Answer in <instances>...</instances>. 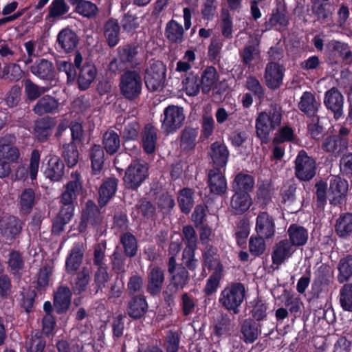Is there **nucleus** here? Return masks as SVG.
Returning <instances> with one entry per match:
<instances>
[{
    "mask_svg": "<svg viewBox=\"0 0 352 352\" xmlns=\"http://www.w3.org/2000/svg\"><path fill=\"white\" fill-rule=\"evenodd\" d=\"M208 155L211 159L212 169L221 170L227 164L229 151L225 144L215 142L210 145Z\"/></svg>",
    "mask_w": 352,
    "mask_h": 352,
    "instance_id": "6ab92c4d",
    "label": "nucleus"
},
{
    "mask_svg": "<svg viewBox=\"0 0 352 352\" xmlns=\"http://www.w3.org/2000/svg\"><path fill=\"white\" fill-rule=\"evenodd\" d=\"M245 296V286L241 283H234L228 285L221 291L219 302L226 309L236 314L239 312V307L243 302Z\"/></svg>",
    "mask_w": 352,
    "mask_h": 352,
    "instance_id": "f03ea898",
    "label": "nucleus"
},
{
    "mask_svg": "<svg viewBox=\"0 0 352 352\" xmlns=\"http://www.w3.org/2000/svg\"><path fill=\"white\" fill-rule=\"evenodd\" d=\"M177 201L182 212L188 214L194 206V192L192 189L184 188L178 192Z\"/></svg>",
    "mask_w": 352,
    "mask_h": 352,
    "instance_id": "8fccbe9b",
    "label": "nucleus"
},
{
    "mask_svg": "<svg viewBox=\"0 0 352 352\" xmlns=\"http://www.w3.org/2000/svg\"><path fill=\"white\" fill-rule=\"evenodd\" d=\"M91 160V177L94 180L100 179L103 175L104 162V151L100 145H94L90 154Z\"/></svg>",
    "mask_w": 352,
    "mask_h": 352,
    "instance_id": "cd10ccee",
    "label": "nucleus"
},
{
    "mask_svg": "<svg viewBox=\"0 0 352 352\" xmlns=\"http://www.w3.org/2000/svg\"><path fill=\"white\" fill-rule=\"evenodd\" d=\"M217 80V74L216 69L212 66L207 67L203 72L200 78L202 92L205 94H208Z\"/></svg>",
    "mask_w": 352,
    "mask_h": 352,
    "instance_id": "864d4df0",
    "label": "nucleus"
},
{
    "mask_svg": "<svg viewBox=\"0 0 352 352\" xmlns=\"http://www.w3.org/2000/svg\"><path fill=\"white\" fill-rule=\"evenodd\" d=\"M316 163L315 160L309 156L306 151L298 152L295 160V175L302 181H309L316 175Z\"/></svg>",
    "mask_w": 352,
    "mask_h": 352,
    "instance_id": "1a4fd4ad",
    "label": "nucleus"
},
{
    "mask_svg": "<svg viewBox=\"0 0 352 352\" xmlns=\"http://www.w3.org/2000/svg\"><path fill=\"white\" fill-rule=\"evenodd\" d=\"M15 140L14 135L10 134L0 139V158L8 162L10 166L22 160L19 149L14 145Z\"/></svg>",
    "mask_w": 352,
    "mask_h": 352,
    "instance_id": "9d476101",
    "label": "nucleus"
},
{
    "mask_svg": "<svg viewBox=\"0 0 352 352\" xmlns=\"http://www.w3.org/2000/svg\"><path fill=\"white\" fill-rule=\"evenodd\" d=\"M127 258L129 257L126 254L118 251V246H117L111 256V267L116 274H124L126 272L128 269Z\"/></svg>",
    "mask_w": 352,
    "mask_h": 352,
    "instance_id": "4d7b16f0",
    "label": "nucleus"
},
{
    "mask_svg": "<svg viewBox=\"0 0 352 352\" xmlns=\"http://www.w3.org/2000/svg\"><path fill=\"white\" fill-rule=\"evenodd\" d=\"M73 215L59 211L52 221V234L59 236L64 231L65 226L71 221Z\"/></svg>",
    "mask_w": 352,
    "mask_h": 352,
    "instance_id": "0e129e2a",
    "label": "nucleus"
},
{
    "mask_svg": "<svg viewBox=\"0 0 352 352\" xmlns=\"http://www.w3.org/2000/svg\"><path fill=\"white\" fill-rule=\"evenodd\" d=\"M19 212L21 215L30 214L36 204V194L31 188H27L22 190L19 195Z\"/></svg>",
    "mask_w": 352,
    "mask_h": 352,
    "instance_id": "f704fd0d",
    "label": "nucleus"
},
{
    "mask_svg": "<svg viewBox=\"0 0 352 352\" xmlns=\"http://www.w3.org/2000/svg\"><path fill=\"white\" fill-rule=\"evenodd\" d=\"M46 346L45 338L37 332L26 341V352H43Z\"/></svg>",
    "mask_w": 352,
    "mask_h": 352,
    "instance_id": "e2e57ef3",
    "label": "nucleus"
},
{
    "mask_svg": "<svg viewBox=\"0 0 352 352\" xmlns=\"http://www.w3.org/2000/svg\"><path fill=\"white\" fill-rule=\"evenodd\" d=\"M289 13L285 4L279 3L276 9L272 11L269 20L265 22V25L268 28L276 25L286 27L289 24Z\"/></svg>",
    "mask_w": 352,
    "mask_h": 352,
    "instance_id": "7c9ffc66",
    "label": "nucleus"
},
{
    "mask_svg": "<svg viewBox=\"0 0 352 352\" xmlns=\"http://www.w3.org/2000/svg\"><path fill=\"white\" fill-rule=\"evenodd\" d=\"M102 144L106 152L109 155H113L120 148V136L114 131L108 130L103 135Z\"/></svg>",
    "mask_w": 352,
    "mask_h": 352,
    "instance_id": "3c124183",
    "label": "nucleus"
},
{
    "mask_svg": "<svg viewBox=\"0 0 352 352\" xmlns=\"http://www.w3.org/2000/svg\"><path fill=\"white\" fill-rule=\"evenodd\" d=\"M183 26L175 20L168 21L165 28V36L172 43H181L184 41Z\"/></svg>",
    "mask_w": 352,
    "mask_h": 352,
    "instance_id": "49530a36",
    "label": "nucleus"
},
{
    "mask_svg": "<svg viewBox=\"0 0 352 352\" xmlns=\"http://www.w3.org/2000/svg\"><path fill=\"white\" fill-rule=\"evenodd\" d=\"M148 305L143 296H137L131 298L127 306V314L133 319H139L144 316Z\"/></svg>",
    "mask_w": 352,
    "mask_h": 352,
    "instance_id": "58836bf2",
    "label": "nucleus"
},
{
    "mask_svg": "<svg viewBox=\"0 0 352 352\" xmlns=\"http://www.w3.org/2000/svg\"><path fill=\"white\" fill-rule=\"evenodd\" d=\"M166 66L160 60H151L144 71V82L149 91L162 90L166 80Z\"/></svg>",
    "mask_w": 352,
    "mask_h": 352,
    "instance_id": "39448f33",
    "label": "nucleus"
},
{
    "mask_svg": "<svg viewBox=\"0 0 352 352\" xmlns=\"http://www.w3.org/2000/svg\"><path fill=\"white\" fill-rule=\"evenodd\" d=\"M157 140V129L151 124H146L141 133V143L144 152L147 154L153 153Z\"/></svg>",
    "mask_w": 352,
    "mask_h": 352,
    "instance_id": "b1692460",
    "label": "nucleus"
},
{
    "mask_svg": "<svg viewBox=\"0 0 352 352\" xmlns=\"http://www.w3.org/2000/svg\"><path fill=\"white\" fill-rule=\"evenodd\" d=\"M120 26L117 21L110 19L104 25V36L110 47H114L119 41Z\"/></svg>",
    "mask_w": 352,
    "mask_h": 352,
    "instance_id": "13d9d810",
    "label": "nucleus"
},
{
    "mask_svg": "<svg viewBox=\"0 0 352 352\" xmlns=\"http://www.w3.org/2000/svg\"><path fill=\"white\" fill-rule=\"evenodd\" d=\"M168 273L170 275V283L177 289H183L189 281L188 270L182 265L176 263V259L170 257L168 262Z\"/></svg>",
    "mask_w": 352,
    "mask_h": 352,
    "instance_id": "9b49d317",
    "label": "nucleus"
},
{
    "mask_svg": "<svg viewBox=\"0 0 352 352\" xmlns=\"http://www.w3.org/2000/svg\"><path fill=\"white\" fill-rule=\"evenodd\" d=\"M335 231L337 235L342 239L349 238L352 233V213L341 214L336 219Z\"/></svg>",
    "mask_w": 352,
    "mask_h": 352,
    "instance_id": "37998d69",
    "label": "nucleus"
},
{
    "mask_svg": "<svg viewBox=\"0 0 352 352\" xmlns=\"http://www.w3.org/2000/svg\"><path fill=\"white\" fill-rule=\"evenodd\" d=\"M182 83L184 86L187 95L195 96L199 92L201 88L200 78L197 75L190 73L183 80Z\"/></svg>",
    "mask_w": 352,
    "mask_h": 352,
    "instance_id": "338daca9",
    "label": "nucleus"
},
{
    "mask_svg": "<svg viewBox=\"0 0 352 352\" xmlns=\"http://www.w3.org/2000/svg\"><path fill=\"white\" fill-rule=\"evenodd\" d=\"M0 56L6 64L11 62H19L22 60V56H25V55L22 54L20 47H10L8 44L3 43L0 45Z\"/></svg>",
    "mask_w": 352,
    "mask_h": 352,
    "instance_id": "de8ad7c7",
    "label": "nucleus"
},
{
    "mask_svg": "<svg viewBox=\"0 0 352 352\" xmlns=\"http://www.w3.org/2000/svg\"><path fill=\"white\" fill-rule=\"evenodd\" d=\"M330 7L329 2L322 3L319 0H314L311 6V11L318 21H325L331 15Z\"/></svg>",
    "mask_w": 352,
    "mask_h": 352,
    "instance_id": "69168bd1",
    "label": "nucleus"
},
{
    "mask_svg": "<svg viewBox=\"0 0 352 352\" xmlns=\"http://www.w3.org/2000/svg\"><path fill=\"white\" fill-rule=\"evenodd\" d=\"M290 243L292 246H301L306 243L308 239L307 230L300 226L292 224L287 230Z\"/></svg>",
    "mask_w": 352,
    "mask_h": 352,
    "instance_id": "09e8293b",
    "label": "nucleus"
},
{
    "mask_svg": "<svg viewBox=\"0 0 352 352\" xmlns=\"http://www.w3.org/2000/svg\"><path fill=\"white\" fill-rule=\"evenodd\" d=\"M162 117L161 129L165 135L179 129L186 118L184 108L174 104L168 105L164 109Z\"/></svg>",
    "mask_w": 352,
    "mask_h": 352,
    "instance_id": "20e7f679",
    "label": "nucleus"
},
{
    "mask_svg": "<svg viewBox=\"0 0 352 352\" xmlns=\"http://www.w3.org/2000/svg\"><path fill=\"white\" fill-rule=\"evenodd\" d=\"M324 104L327 109L333 113V118L336 120H338L342 116L344 96L336 87H332L326 91Z\"/></svg>",
    "mask_w": 352,
    "mask_h": 352,
    "instance_id": "f8f14e48",
    "label": "nucleus"
},
{
    "mask_svg": "<svg viewBox=\"0 0 352 352\" xmlns=\"http://www.w3.org/2000/svg\"><path fill=\"white\" fill-rule=\"evenodd\" d=\"M120 89L122 96L130 100L138 98L142 93V79L140 70L127 69L120 76Z\"/></svg>",
    "mask_w": 352,
    "mask_h": 352,
    "instance_id": "7ed1b4c3",
    "label": "nucleus"
},
{
    "mask_svg": "<svg viewBox=\"0 0 352 352\" xmlns=\"http://www.w3.org/2000/svg\"><path fill=\"white\" fill-rule=\"evenodd\" d=\"M241 338L246 343H253L258 337V324L252 320L247 319L243 321L241 327Z\"/></svg>",
    "mask_w": 352,
    "mask_h": 352,
    "instance_id": "a18cd8bd",
    "label": "nucleus"
},
{
    "mask_svg": "<svg viewBox=\"0 0 352 352\" xmlns=\"http://www.w3.org/2000/svg\"><path fill=\"white\" fill-rule=\"evenodd\" d=\"M294 252L293 246L287 239L280 241L273 248L272 253L273 264L276 265H281L292 255Z\"/></svg>",
    "mask_w": 352,
    "mask_h": 352,
    "instance_id": "a878e982",
    "label": "nucleus"
},
{
    "mask_svg": "<svg viewBox=\"0 0 352 352\" xmlns=\"http://www.w3.org/2000/svg\"><path fill=\"white\" fill-rule=\"evenodd\" d=\"M340 302L344 310L352 312V284L346 283L341 288Z\"/></svg>",
    "mask_w": 352,
    "mask_h": 352,
    "instance_id": "774afa93",
    "label": "nucleus"
},
{
    "mask_svg": "<svg viewBox=\"0 0 352 352\" xmlns=\"http://www.w3.org/2000/svg\"><path fill=\"white\" fill-rule=\"evenodd\" d=\"M259 44L260 39L257 36H250L248 45L243 48L240 54L243 65H250L259 56Z\"/></svg>",
    "mask_w": 352,
    "mask_h": 352,
    "instance_id": "79ce46f5",
    "label": "nucleus"
},
{
    "mask_svg": "<svg viewBox=\"0 0 352 352\" xmlns=\"http://www.w3.org/2000/svg\"><path fill=\"white\" fill-rule=\"evenodd\" d=\"M349 147L347 138L340 135H330L325 138L321 144V148L326 153L335 157L340 156Z\"/></svg>",
    "mask_w": 352,
    "mask_h": 352,
    "instance_id": "dca6fc26",
    "label": "nucleus"
},
{
    "mask_svg": "<svg viewBox=\"0 0 352 352\" xmlns=\"http://www.w3.org/2000/svg\"><path fill=\"white\" fill-rule=\"evenodd\" d=\"M88 287V270L84 267L82 270L76 273V278L72 283V292L75 295H80L85 292Z\"/></svg>",
    "mask_w": 352,
    "mask_h": 352,
    "instance_id": "bf43d9fd",
    "label": "nucleus"
},
{
    "mask_svg": "<svg viewBox=\"0 0 352 352\" xmlns=\"http://www.w3.org/2000/svg\"><path fill=\"white\" fill-rule=\"evenodd\" d=\"M78 43L77 34L69 28H63L58 34L56 45L60 52L69 53L76 49Z\"/></svg>",
    "mask_w": 352,
    "mask_h": 352,
    "instance_id": "f3484780",
    "label": "nucleus"
},
{
    "mask_svg": "<svg viewBox=\"0 0 352 352\" xmlns=\"http://www.w3.org/2000/svg\"><path fill=\"white\" fill-rule=\"evenodd\" d=\"M208 176V185L210 192L217 195H224L227 190V182L221 170L212 169Z\"/></svg>",
    "mask_w": 352,
    "mask_h": 352,
    "instance_id": "393cba45",
    "label": "nucleus"
},
{
    "mask_svg": "<svg viewBox=\"0 0 352 352\" xmlns=\"http://www.w3.org/2000/svg\"><path fill=\"white\" fill-rule=\"evenodd\" d=\"M82 60L81 53L77 51L75 54L74 64L78 74L77 85L80 90L85 91L88 89V62L85 60L82 66Z\"/></svg>",
    "mask_w": 352,
    "mask_h": 352,
    "instance_id": "c756f323",
    "label": "nucleus"
},
{
    "mask_svg": "<svg viewBox=\"0 0 352 352\" xmlns=\"http://www.w3.org/2000/svg\"><path fill=\"white\" fill-rule=\"evenodd\" d=\"M234 327L230 317L227 314H222L214 326L213 333L219 338L229 333Z\"/></svg>",
    "mask_w": 352,
    "mask_h": 352,
    "instance_id": "6e6d98bb",
    "label": "nucleus"
},
{
    "mask_svg": "<svg viewBox=\"0 0 352 352\" xmlns=\"http://www.w3.org/2000/svg\"><path fill=\"white\" fill-rule=\"evenodd\" d=\"M72 177L74 179L69 181L65 186V190L60 197L62 204L60 211L66 214L74 215V206L73 203L74 197L82 194V186L80 181V175L78 172L72 173Z\"/></svg>",
    "mask_w": 352,
    "mask_h": 352,
    "instance_id": "423d86ee",
    "label": "nucleus"
},
{
    "mask_svg": "<svg viewBox=\"0 0 352 352\" xmlns=\"http://www.w3.org/2000/svg\"><path fill=\"white\" fill-rule=\"evenodd\" d=\"M118 183V179L110 177L100 186L98 190V204L100 207L104 206L116 193Z\"/></svg>",
    "mask_w": 352,
    "mask_h": 352,
    "instance_id": "4c0bfd02",
    "label": "nucleus"
},
{
    "mask_svg": "<svg viewBox=\"0 0 352 352\" xmlns=\"http://www.w3.org/2000/svg\"><path fill=\"white\" fill-rule=\"evenodd\" d=\"M84 253L80 245L74 246L67 256L65 268L68 274H72L76 272L80 266Z\"/></svg>",
    "mask_w": 352,
    "mask_h": 352,
    "instance_id": "a19ab883",
    "label": "nucleus"
},
{
    "mask_svg": "<svg viewBox=\"0 0 352 352\" xmlns=\"http://www.w3.org/2000/svg\"><path fill=\"white\" fill-rule=\"evenodd\" d=\"M59 103L57 99L50 95L40 98L33 108V111L38 116L53 113L58 109Z\"/></svg>",
    "mask_w": 352,
    "mask_h": 352,
    "instance_id": "473e14b6",
    "label": "nucleus"
},
{
    "mask_svg": "<svg viewBox=\"0 0 352 352\" xmlns=\"http://www.w3.org/2000/svg\"><path fill=\"white\" fill-rule=\"evenodd\" d=\"M254 186V178L252 175L244 173H239L236 175L232 182V190L234 192L246 193L253 190Z\"/></svg>",
    "mask_w": 352,
    "mask_h": 352,
    "instance_id": "c85d7f7f",
    "label": "nucleus"
},
{
    "mask_svg": "<svg viewBox=\"0 0 352 352\" xmlns=\"http://www.w3.org/2000/svg\"><path fill=\"white\" fill-rule=\"evenodd\" d=\"M148 166L140 161H133L126 168L123 178L124 186L137 190L148 177Z\"/></svg>",
    "mask_w": 352,
    "mask_h": 352,
    "instance_id": "6e6552de",
    "label": "nucleus"
},
{
    "mask_svg": "<svg viewBox=\"0 0 352 352\" xmlns=\"http://www.w3.org/2000/svg\"><path fill=\"white\" fill-rule=\"evenodd\" d=\"M78 145V144L74 142H69L63 145L62 156L69 168L75 166L78 162L79 152Z\"/></svg>",
    "mask_w": 352,
    "mask_h": 352,
    "instance_id": "603ef678",
    "label": "nucleus"
},
{
    "mask_svg": "<svg viewBox=\"0 0 352 352\" xmlns=\"http://www.w3.org/2000/svg\"><path fill=\"white\" fill-rule=\"evenodd\" d=\"M164 281V272L160 267H153L147 275V292L152 296L160 293Z\"/></svg>",
    "mask_w": 352,
    "mask_h": 352,
    "instance_id": "bb28decb",
    "label": "nucleus"
},
{
    "mask_svg": "<svg viewBox=\"0 0 352 352\" xmlns=\"http://www.w3.org/2000/svg\"><path fill=\"white\" fill-rule=\"evenodd\" d=\"M49 12L46 19H57L65 14L69 10V6L65 0H53L48 7Z\"/></svg>",
    "mask_w": 352,
    "mask_h": 352,
    "instance_id": "052dcab7",
    "label": "nucleus"
},
{
    "mask_svg": "<svg viewBox=\"0 0 352 352\" xmlns=\"http://www.w3.org/2000/svg\"><path fill=\"white\" fill-rule=\"evenodd\" d=\"M320 107V102L309 91H305L302 94L298 104V109L308 118H311L318 116V112Z\"/></svg>",
    "mask_w": 352,
    "mask_h": 352,
    "instance_id": "4be33fe9",
    "label": "nucleus"
},
{
    "mask_svg": "<svg viewBox=\"0 0 352 352\" xmlns=\"http://www.w3.org/2000/svg\"><path fill=\"white\" fill-rule=\"evenodd\" d=\"M54 126V119L50 117L43 118L37 120L34 125V132L38 141L41 142L47 141Z\"/></svg>",
    "mask_w": 352,
    "mask_h": 352,
    "instance_id": "e433bc0d",
    "label": "nucleus"
},
{
    "mask_svg": "<svg viewBox=\"0 0 352 352\" xmlns=\"http://www.w3.org/2000/svg\"><path fill=\"white\" fill-rule=\"evenodd\" d=\"M199 134L197 128L186 126L179 135V145L182 151L189 152L193 150L197 144Z\"/></svg>",
    "mask_w": 352,
    "mask_h": 352,
    "instance_id": "72a5a7b5",
    "label": "nucleus"
},
{
    "mask_svg": "<svg viewBox=\"0 0 352 352\" xmlns=\"http://www.w3.org/2000/svg\"><path fill=\"white\" fill-rule=\"evenodd\" d=\"M339 274L338 280L342 283L348 281L352 277V255H347L342 258L338 263Z\"/></svg>",
    "mask_w": 352,
    "mask_h": 352,
    "instance_id": "5fc2aeb1",
    "label": "nucleus"
},
{
    "mask_svg": "<svg viewBox=\"0 0 352 352\" xmlns=\"http://www.w3.org/2000/svg\"><path fill=\"white\" fill-rule=\"evenodd\" d=\"M65 164L57 155H51L43 171L44 176L51 182H60L65 175Z\"/></svg>",
    "mask_w": 352,
    "mask_h": 352,
    "instance_id": "a211bd4d",
    "label": "nucleus"
},
{
    "mask_svg": "<svg viewBox=\"0 0 352 352\" xmlns=\"http://www.w3.org/2000/svg\"><path fill=\"white\" fill-rule=\"evenodd\" d=\"M72 291L67 285H60L54 292L53 301L55 313L63 315L67 312L72 302Z\"/></svg>",
    "mask_w": 352,
    "mask_h": 352,
    "instance_id": "2eb2a0df",
    "label": "nucleus"
},
{
    "mask_svg": "<svg viewBox=\"0 0 352 352\" xmlns=\"http://www.w3.org/2000/svg\"><path fill=\"white\" fill-rule=\"evenodd\" d=\"M41 153L38 150L33 149L31 152L29 166L27 167L22 160L18 163L17 167L11 174V179L13 181L25 182L28 175L32 182L36 179L37 174L39 168Z\"/></svg>",
    "mask_w": 352,
    "mask_h": 352,
    "instance_id": "0eeeda50",
    "label": "nucleus"
},
{
    "mask_svg": "<svg viewBox=\"0 0 352 352\" xmlns=\"http://www.w3.org/2000/svg\"><path fill=\"white\" fill-rule=\"evenodd\" d=\"M284 67L274 61L268 63L265 69L264 79L265 84L270 89L275 90L283 83Z\"/></svg>",
    "mask_w": 352,
    "mask_h": 352,
    "instance_id": "4468645a",
    "label": "nucleus"
},
{
    "mask_svg": "<svg viewBox=\"0 0 352 352\" xmlns=\"http://www.w3.org/2000/svg\"><path fill=\"white\" fill-rule=\"evenodd\" d=\"M139 45L136 43L126 44L118 48V57L121 63L137 65V56L139 54Z\"/></svg>",
    "mask_w": 352,
    "mask_h": 352,
    "instance_id": "2f4dec72",
    "label": "nucleus"
},
{
    "mask_svg": "<svg viewBox=\"0 0 352 352\" xmlns=\"http://www.w3.org/2000/svg\"><path fill=\"white\" fill-rule=\"evenodd\" d=\"M252 205V199L250 194L234 192L231 197L230 208L235 214H241L245 212Z\"/></svg>",
    "mask_w": 352,
    "mask_h": 352,
    "instance_id": "c9c22d12",
    "label": "nucleus"
},
{
    "mask_svg": "<svg viewBox=\"0 0 352 352\" xmlns=\"http://www.w3.org/2000/svg\"><path fill=\"white\" fill-rule=\"evenodd\" d=\"M24 223L17 217L10 215L0 223L1 234L7 240L14 241L21 234Z\"/></svg>",
    "mask_w": 352,
    "mask_h": 352,
    "instance_id": "ddd939ff",
    "label": "nucleus"
},
{
    "mask_svg": "<svg viewBox=\"0 0 352 352\" xmlns=\"http://www.w3.org/2000/svg\"><path fill=\"white\" fill-rule=\"evenodd\" d=\"M119 239L122 247L123 254L130 258L137 256L138 252V240L132 233L124 232L120 235Z\"/></svg>",
    "mask_w": 352,
    "mask_h": 352,
    "instance_id": "ea45409f",
    "label": "nucleus"
},
{
    "mask_svg": "<svg viewBox=\"0 0 352 352\" xmlns=\"http://www.w3.org/2000/svg\"><path fill=\"white\" fill-rule=\"evenodd\" d=\"M281 109L277 104H271L269 109L260 113L256 120V135L262 142L267 143L270 133L281 122Z\"/></svg>",
    "mask_w": 352,
    "mask_h": 352,
    "instance_id": "f257e3e1",
    "label": "nucleus"
},
{
    "mask_svg": "<svg viewBox=\"0 0 352 352\" xmlns=\"http://www.w3.org/2000/svg\"><path fill=\"white\" fill-rule=\"evenodd\" d=\"M21 298L19 306L25 313L30 314L32 311L36 293L34 289H28L20 292Z\"/></svg>",
    "mask_w": 352,
    "mask_h": 352,
    "instance_id": "680f3d73",
    "label": "nucleus"
},
{
    "mask_svg": "<svg viewBox=\"0 0 352 352\" xmlns=\"http://www.w3.org/2000/svg\"><path fill=\"white\" fill-rule=\"evenodd\" d=\"M30 71L34 76L43 80L52 81L55 78V69L53 63L45 58L37 59L30 67Z\"/></svg>",
    "mask_w": 352,
    "mask_h": 352,
    "instance_id": "aec40b11",
    "label": "nucleus"
},
{
    "mask_svg": "<svg viewBox=\"0 0 352 352\" xmlns=\"http://www.w3.org/2000/svg\"><path fill=\"white\" fill-rule=\"evenodd\" d=\"M256 232L258 236L270 239L274 235L275 224L274 219L267 212L258 214L256 218Z\"/></svg>",
    "mask_w": 352,
    "mask_h": 352,
    "instance_id": "5701e85b",
    "label": "nucleus"
},
{
    "mask_svg": "<svg viewBox=\"0 0 352 352\" xmlns=\"http://www.w3.org/2000/svg\"><path fill=\"white\" fill-rule=\"evenodd\" d=\"M329 193L333 195L330 200L331 204L341 203L348 190V182L339 176H332L329 180Z\"/></svg>",
    "mask_w": 352,
    "mask_h": 352,
    "instance_id": "412c9836",
    "label": "nucleus"
},
{
    "mask_svg": "<svg viewBox=\"0 0 352 352\" xmlns=\"http://www.w3.org/2000/svg\"><path fill=\"white\" fill-rule=\"evenodd\" d=\"M204 265L210 270H223L222 265L220 262V257L218 254L217 248L211 245H206L203 252Z\"/></svg>",
    "mask_w": 352,
    "mask_h": 352,
    "instance_id": "c03bdc74",
    "label": "nucleus"
}]
</instances>
